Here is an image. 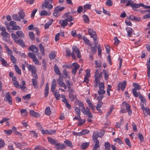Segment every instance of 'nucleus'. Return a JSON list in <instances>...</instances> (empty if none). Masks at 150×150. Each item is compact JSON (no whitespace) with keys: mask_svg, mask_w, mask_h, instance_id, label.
<instances>
[{"mask_svg":"<svg viewBox=\"0 0 150 150\" xmlns=\"http://www.w3.org/2000/svg\"><path fill=\"white\" fill-rule=\"evenodd\" d=\"M26 67L28 70L31 71L34 78H37V74H36V68L33 65L27 64Z\"/></svg>","mask_w":150,"mask_h":150,"instance_id":"obj_1","label":"nucleus"},{"mask_svg":"<svg viewBox=\"0 0 150 150\" xmlns=\"http://www.w3.org/2000/svg\"><path fill=\"white\" fill-rule=\"evenodd\" d=\"M88 32L90 35L91 37L93 38L94 40V44H98V42L97 40V36L95 31L93 29L90 28L88 29Z\"/></svg>","mask_w":150,"mask_h":150,"instance_id":"obj_2","label":"nucleus"},{"mask_svg":"<svg viewBox=\"0 0 150 150\" xmlns=\"http://www.w3.org/2000/svg\"><path fill=\"white\" fill-rule=\"evenodd\" d=\"M99 71L98 70H96L95 72V81L96 83H100V79L102 77L103 72H100L99 74Z\"/></svg>","mask_w":150,"mask_h":150,"instance_id":"obj_3","label":"nucleus"},{"mask_svg":"<svg viewBox=\"0 0 150 150\" xmlns=\"http://www.w3.org/2000/svg\"><path fill=\"white\" fill-rule=\"evenodd\" d=\"M99 88L98 92L99 95L105 94V91L104 90V83L103 82H102L99 84Z\"/></svg>","mask_w":150,"mask_h":150,"instance_id":"obj_4","label":"nucleus"},{"mask_svg":"<svg viewBox=\"0 0 150 150\" xmlns=\"http://www.w3.org/2000/svg\"><path fill=\"white\" fill-rule=\"evenodd\" d=\"M72 49L73 50L72 52H74L77 54V57L79 58H80L81 57V53L80 51L79 50L78 48L76 46H73Z\"/></svg>","mask_w":150,"mask_h":150,"instance_id":"obj_5","label":"nucleus"},{"mask_svg":"<svg viewBox=\"0 0 150 150\" xmlns=\"http://www.w3.org/2000/svg\"><path fill=\"white\" fill-rule=\"evenodd\" d=\"M63 78L61 77H59V79L57 80L59 86L60 87H62L64 88V89H66L67 87L65 84V83L63 82Z\"/></svg>","mask_w":150,"mask_h":150,"instance_id":"obj_6","label":"nucleus"},{"mask_svg":"<svg viewBox=\"0 0 150 150\" xmlns=\"http://www.w3.org/2000/svg\"><path fill=\"white\" fill-rule=\"evenodd\" d=\"M53 7V6L51 5H49V3L48 1L45 0L44 3L42 5V8L44 9L45 8H49L52 9Z\"/></svg>","mask_w":150,"mask_h":150,"instance_id":"obj_7","label":"nucleus"},{"mask_svg":"<svg viewBox=\"0 0 150 150\" xmlns=\"http://www.w3.org/2000/svg\"><path fill=\"white\" fill-rule=\"evenodd\" d=\"M73 65L74 67L72 71V73L74 74H75L76 73L77 70L79 68L80 66L76 62L74 63L73 64Z\"/></svg>","mask_w":150,"mask_h":150,"instance_id":"obj_8","label":"nucleus"},{"mask_svg":"<svg viewBox=\"0 0 150 150\" xmlns=\"http://www.w3.org/2000/svg\"><path fill=\"white\" fill-rule=\"evenodd\" d=\"M1 34L3 37V39L5 41L7 40V38H9L10 37V34L8 33L6 31L1 32Z\"/></svg>","mask_w":150,"mask_h":150,"instance_id":"obj_9","label":"nucleus"},{"mask_svg":"<svg viewBox=\"0 0 150 150\" xmlns=\"http://www.w3.org/2000/svg\"><path fill=\"white\" fill-rule=\"evenodd\" d=\"M5 98L6 99V100L8 102L10 105L12 104V98L11 97L9 92H7L6 94Z\"/></svg>","mask_w":150,"mask_h":150,"instance_id":"obj_10","label":"nucleus"},{"mask_svg":"<svg viewBox=\"0 0 150 150\" xmlns=\"http://www.w3.org/2000/svg\"><path fill=\"white\" fill-rule=\"evenodd\" d=\"M123 103L124 104H126V109L128 112L129 115H131L132 113V111L130 109V107L129 105L126 103V102H124Z\"/></svg>","mask_w":150,"mask_h":150,"instance_id":"obj_11","label":"nucleus"},{"mask_svg":"<svg viewBox=\"0 0 150 150\" xmlns=\"http://www.w3.org/2000/svg\"><path fill=\"white\" fill-rule=\"evenodd\" d=\"M55 148L57 149H63L65 148V145L63 144H60L57 142L56 144Z\"/></svg>","mask_w":150,"mask_h":150,"instance_id":"obj_12","label":"nucleus"},{"mask_svg":"<svg viewBox=\"0 0 150 150\" xmlns=\"http://www.w3.org/2000/svg\"><path fill=\"white\" fill-rule=\"evenodd\" d=\"M35 79H32V84L35 88H38V81L37 79H38V76L37 75V78H34Z\"/></svg>","mask_w":150,"mask_h":150,"instance_id":"obj_13","label":"nucleus"},{"mask_svg":"<svg viewBox=\"0 0 150 150\" xmlns=\"http://www.w3.org/2000/svg\"><path fill=\"white\" fill-rule=\"evenodd\" d=\"M98 137H101V136H100L98 132L97 131L94 132L93 136V140H97V138Z\"/></svg>","mask_w":150,"mask_h":150,"instance_id":"obj_14","label":"nucleus"},{"mask_svg":"<svg viewBox=\"0 0 150 150\" xmlns=\"http://www.w3.org/2000/svg\"><path fill=\"white\" fill-rule=\"evenodd\" d=\"M56 82L55 79H54L52 82L51 86V91L53 92L55 90L56 87Z\"/></svg>","mask_w":150,"mask_h":150,"instance_id":"obj_15","label":"nucleus"},{"mask_svg":"<svg viewBox=\"0 0 150 150\" xmlns=\"http://www.w3.org/2000/svg\"><path fill=\"white\" fill-rule=\"evenodd\" d=\"M95 145L93 147V150H97L98 148L99 147V142L98 140H93Z\"/></svg>","mask_w":150,"mask_h":150,"instance_id":"obj_16","label":"nucleus"},{"mask_svg":"<svg viewBox=\"0 0 150 150\" xmlns=\"http://www.w3.org/2000/svg\"><path fill=\"white\" fill-rule=\"evenodd\" d=\"M66 52L67 53V55L68 56L71 55L72 58L73 59H75L76 58V56L74 53V52H72L71 53V51L69 49H67L66 50Z\"/></svg>","mask_w":150,"mask_h":150,"instance_id":"obj_17","label":"nucleus"},{"mask_svg":"<svg viewBox=\"0 0 150 150\" xmlns=\"http://www.w3.org/2000/svg\"><path fill=\"white\" fill-rule=\"evenodd\" d=\"M29 114L30 116L35 117H38L40 116L38 113L34 112L33 110H30Z\"/></svg>","mask_w":150,"mask_h":150,"instance_id":"obj_18","label":"nucleus"},{"mask_svg":"<svg viewBox=\"0 0 150 150\" xmlns=\"http://www.w3.org/2000/svg\"><path fill=\"white\" fill-rule=\"evenodd\" d=\"M114 107L113 105H112L111 106L109 111L108 112L106 115V116L105 117L106 119H107V117L111 114L112 110L114 109Z\"/></svg>","mask_w":150,"mask_h":150,"instance_id":"obj_19","label":"nucleus"},{"mask_svg":"<svg viewBox=\"0 0 150 150\" xmlns=\"http://www.w3.org/2000/svg\"><path fill=\"white\" fill-rule=\"evenodd\" d=\"M29 49L30 51H32L36 53L38 51V47H35L34 45H32L29 47Z\"/></svg>","mask_w":150,"mask_h":150,"instance_id":"obj_20","label":"nucleus"},{"mask_svg":"<svg viewBox=\"0 0 150 150\" xmlns=\"http://www.w3.org/2000/svg\"><path fill=\"white\" fill-rule=\"evenodd\" d=\"M47 139L48 142L51 144L52 145H56L57 142V141L54 140L53 139L50 137H47Z\"/></svg>","mask_w":150,"mask_h":150,"instance_id":"obj_21","label":"nucleus"},{"mask_svg":"<svg viewBox=\"0 0 150 150\" xmlns=\"http://www.w3.org/2000/svg\"><path fill=\"white\" fill-rule=\"evenodd\" d=\"M66 19L64 20H62L59 21V23L61 25L62 27H65L68 24V23Z\"/></svg>","mask_w":150,"mask_h":150,"instance_id":"obj_22","label":"nucleus"},{"mask_svg":"<svg viewBox=\"0 0 150 150\" xmlns=\"http://www.w3.org/2000/svg\"><path fill=\"white\" fill-rule=\"evenodd\" d=\"M5 47L6 50V52L8 55H9L10 56H13V52L12 50H10L8 47L6 45H4Z\"/></svg>","mask_w":150,"mask_h":150,"instance_id":"obj_23","label":"nucleus"},{"mask_svg":"<svg viewBox=\"0 0 150 150\" xmlns=\"http://www.w3.org/2000/svg\"><path fill=\"white\" fill-rule=\"evenodd\" d=\"M0 60L1 62V64L3 66H6L8 65V64L6 61L0 56Z\"/></svg>","mask_w":150,"mask_h":150,"instance_id":"obj_24","label":"nucleus"},{"mask_svg":"<svg viewBox=\"0 0 150 150\" xmlns=\"http://www.w3.org/2000/svg\"><path fill=\"white\" fill-rule=\"evenodd\" d=\"M86 102L88 103L89 106L90 108L93 111H94L95 110V108L94 106L92 104L90 100H87Z\"/></svg>","mask_w":150,"mask_h":150,"instance_id":"obj_25","label":"nucleus"},{"mask_svg":"<svg viewBox=\"0 0 150 150\" xmlns=\"http://www.w3.org/2000/svg\"><path fill=\"white\" fill-rule=\"evenodd\" d=\"M16 34L18 37L23 38L25 37L24 34L21 31H17L16 32Z\"/></svg>","mask_w":150,"mask_h":150,"instance_id":"obj_26","label":"nucleus"},{"mask_svg":"<svg viewBox=\"0 0 150 150\" xmlns=\"http://www.w3.org/2000/svg\"><path fill=\"white\" fill-rule=\"evenodd\" d=\"M13 19L15 21H20L21 20V18L16 14H14L12 16Z\"/></svg>","mask_w":150,"mask_h":150,"instance_id":"obj_27","label":"nucleus"},{"mask_svg":"<svg viewBox=\"0 0 150 150\" xmlns=\"http://www.w3.org/2000/svg\"><path fill=\"white\" fill-rule=\"evenodd\" d=\"M83 39L86 44L89 46L91 45V43L89 40L87 39V38L85 36H83Z\"/></svg>","mask_w":150,"mask_h":150,"instance_id":"obj_28","label":"nucleus"},{"mask_svg":"<svg viewBox=\"0 0 150 150\" xmlns=\"http://www.w3.org/2000/svg\"><path fill=\"white\" fill-rule=\"evenodd\" d=\"M53 94L56 99L57 100H59L60 97V95L59 94V92L57 91V90H56L54 92Z\"/></svg>","mask_w":150,"mask_h":150,"instance_id":"obj_29","label":"nucleus"},{"mask_svg":"<svg viewBox=\"0 0 150 150\" xmlns=\"http://www.w3.org/2000/svg\"><path fill=\"white\" fill-rule=\"evenodd\" d=\"M15 42L16 43H18L22 47H24L25 46V43L22 39H19L18 40H17Z\"/></svg>","mask_w":150,"mask_h":150,"instance_id":"obj_30","label":"nucleus"},{"mask_svg":"<svg viewBox=\"0 0 150 150\" xmlns=\"http://www.w3.org/2000/svg\"><path fill=\"white\" fill-rule=\"evenodd\" d=\"M52 22L53 20H51L48 21L47 23L45 24L44 27L45 28V29H47L52 24Z\"/></svg>","mask_w":150,"mask_h":150,"instance_id":"obj_31","label":"nucleus"},{"mask_svg":"<svg viewBox=\"0 0 150 150\" xmlns=\"http://www.w3.org/2000/svg\"><path fill=\"white\" fill-rule=\"evenodd\" d=\"M132 91L133 95L135 97H137L138 96L139 97V94H141L140 93H137V90L135 89H132Z\"/></svg>","mask_w":150,"mask_h":150,"instance_id":"obj_32","label":"nucleus"},{"mask_svg":"<svg viewBox=\"0 0 150 150\" xmlns=\"http://www.w3.org/2000/svg\"><path fill=\"white\" fill-rule=\"evenodd\" d=\"M83 19L85 23H89L90 22L89 18L88 16L85 15H83Z\"/></svg>","mask_w":150,"mask_h":150,"instance_id":"obj_33","label":"nucleus"},{"mask_svg":"<svg viewBox=\"0 0 150 150\" xmlns=\"http://www.w3.org/2000/svg\"><path fill=\"white\" fill-rule=\"evenodd\" d=\"M21 113L23 116H25L27 115L28 112L26 109H23L21 110Z\"/></svg>","mask_w":150,"mask_h":150,"instance_id":"obj_34","label":"nucleus"},{"mask_svg":"<svg viewBox=\"0 0 150 150\" xmlns=\"http://www.w3.org/2000/svg\"><path fill=\"white\" fill-rule=\"evenodd\" d=\"M18 14L20 16V18L21 19H23L25 16V13L23 11H20L18 12Z\"/></svg>","mask_w":150,"mask_h":150,"instance_id":"obj_35","label":"nucleus"},{"mask_svg":"<svg viewBox=\"0 0 150 150\" xmlns=\"http://www.w3.org/2000/svg\"><path fill=\"white\" fill-rule=\"evenodd\" d=\"M126 30L128 33V36L129 37H130L132 33V29L129 27H128L126 28Z\"/></svg>","mask_w":150,"mask_h":150,"instance_id":"obj_36","label":"nucleus"},{"mask_svg":"<svg viewBox=\"0 0 150 150\" xmlns=\"http://www.w3.org/2000/svg\"><path fill=\"white\" fill-rule=\"evenodd\" d=\"M97 45V44H95V45L94 47H93L91 45L90 46L91 47V50L93 53H95L96 52V49L97 47V46L96 45Z\"/></svg>","mask_w":150,"mask_h":150,"instance_id":"obj_37","label":"nucleus"},{"mask_svg":"<svg viewBox=\"0 0 150 150\" xmlns=\"http://www.w3.org/2000/svg\"><path fill=\"white\" fill-rule=\"evenodd\" d=\"M54 71L57 74L59 75H61L59 69L56 64L54 66Z\"/></svg>","mask_w":150,"mask_h":150,"instance_id":"obj_38","label":"nucleus"},{"mask_svg":"<svg viewBox=\"0 0 150 150\" xmlns=\"http://www.w3.org/2000/svg\"><path fill=\"white\" fill-rule=\"evenodd\" d=\"M64 143H65L67 146L70 147H72L73 146L71 142L70 141L66 140L64 142Z\"/></svg>","mask_w":150,"mask_h":150,"instance_id":"obj_39","label":"nucleus"},{"mask_svg":"<svg viewBox=\"0 0 150 150\" xmlns=\"http://www.w3.org/2000/svg\"><path fill=\"white\" fill-rule=\"evenodd\" d=\"M55 53V52L54 51H53L50 52L49 55V57L51 59H54L55 57L56 54Z\"/></svg>","mask_w":150,"mask_h":150,"instance_id":"obj_40","label":"nucleus"},{"mask_svg":"<svg viewBox=\"0 0 150 150\" xmlns=\"http://www.w3.org/2000/svg\"><path fill=\"white\" fill-rule=\"evenodd\" d=\"M133 86L134 87V88L133 89H135L136 90H139L141 88V87L137 83H133Z\"/></svg>","mask_w":150,"mask_h":150,"instance_id":"obj_41","label":"nucleus"},{"mask_svg":"<svg viewBox=\"0 0 150 150\" xmlns=\"http://www.w3.org/2000/svg\"><path fill=\"white\" fill-rule=\"evenodd\" d=\"M45 113L46 115H50L51 112L50 107H48L46 108L45 110Z\"/></svg>","mask_w":150,"mask_h":150,"instance_id":"obj_42","label":"nucleus"},{"mask_svg":"<svg viewBox=\"0 0 150 150\" xmlns=\"http://www.w3.org/2000/svg\"><path fill=\"white\" fill-rule=\"evenodd\" d=\"M126 83V82L125 81H124L121 83H120L121 89L122 91H124L125 88Z\"/></svg>","mask_w":150,"mask_h":150,"instance_id":"obj_43","label":"nucleus"},{"mask_svg":"<svg viewBox=\"0 0 150 150\" xmlns=\"http://www.w3.org/2000/svg\"><path fill=\"white\" fill-rule=\"evenodd\" d=\"M14 68L16 72L18 74H21V70L19 67L16 65H14Z\"/></svg>","mask_w":150,"mask_h":150,"instance_id":"obj_44","label":"nucleus"},{"mask_svg":"<svg viewBox=\"0 0 150 150\" xmlns=\"http://www.w3.org/2000/svg\"><path fill=\"white\" fill-rule=\"evenodd\" d=\"M89 145V143L88 142H85L83 143L81 145V148L83 149L86 148Z\"/></svg>","mask_w":150,"mask_h":150,"instance_id":"obj_45","label":"nucleus"},{"mask_svg":"<svg viewBox=\"0 0 150 150\" xmlns=\"http://www.w3.org/2000/svg\"><path fill=\"white\" fill-rule=\"evenodd\" d=\"M91 5L90 4H86V5L83 6L84 10L85 11H86L87 10L91 8Z\"/></svg>","mask_w":150,"mask_h":150,"instance_id":"obj_46","label":"nucleus"},{"mask_svg":"<svg viewBox=\"0 0 150 150\" xmlns=\"http://www.w3.org/2000/svg\"><path fill=\"white\" fill-rule=\"evenodd\" d=\"M28 57L32 59L36 57L35 54L33 52H29L28 54Z\"/></svg>","mask_w":150,"mask_h":150,"instance_id":"obj_47","label":"nucleus"},{"mask_svg":"<svg viewBox=\"0 0 150 150\" xmlns=\"http://www.w3.org/2000/svg\"><path fill=\"white\" fill-rule=\"evenodd\" d=\"M86 115L90 118H92L93 117V115L91 113L90 110L88 108L87 110Z\"/></svg>","mask_w":150,"mask_h":150,"instance_id":"obj_48","label":"nucleus"},{"mask_svg":"<svg viewBox=\"0 0 150 150\" xmlns=\"http://www.w3.org/2000/svg\"><path fill=\"white\" fill-rule=\"evenodd\" d=\"M29 35L30 38L32 40H33L35 39V35L33 32H30L29 33Z\"/></svg>","mask_w":150,"mask_h":150,"instance_id":"obj_49","label":"nucleus"},{"mask_svg":"<svg viewBox=\"0 0 150 150\" xmlns=\"http://www.w3.org/2000/svg\"><path fill=\"white\" fill-rule=\"evenodd\" d=\"M30 133L31 135L35 138H36L38 136V134L34 131H30Z\"/></svg>","mask_w":150,"mask_h":150,"instance_id":"obj_50","label":"nucleus"},{"mask_svg":"<svg viewBox=\"0 0 150 150\" xmlns=\"http://www.w3.org/2000/svg\"><path fill=\"white\" fill-rule=\"evenodd\" d=\"M103 72L104 73L105 79V80H107L108 78L109 73L108 71H106L105 70H103Z\"/></svg>","mask_w":150,"mask_h":150,"instance_id":"obj_51","label":"nucleus"},{"mask_svg":"<svg viewBox=\"0 0 150 150\" xmlns=\"http://www.w3.org/2000/svg\"><path fill=\"white\" fill-rule=\"evenodd\" d=\"M111 87L112 86L111 85L109 84L108 85L107 90V92L108 96L110 95V91L111 90Z\"/></svg>","mask_w":150,"mask_h":150,"instance_id":"obj_52","label":"nucleus"},{"mask_svg":"<svg viewBox=\"0 0 150 150\" xmlns=\"http://www.w3.org/2000/svg\"><path fill=\"white\" fill-rule=\"evenodd\" d=\"M112 4V2L111 0H107L106 1L105 4L108 6H110Z\"/></svg>","mask_w":150,"mask_h":150,"instance_id":"obj_53","label":"nucleus"},{"mask_svg":"<svg viewBox=\"0 0 150 150\" xmlns=\"http://www.w3.org/2000/svg\"><path fill=\"white\" fill-rule=\"evenodd\" d=\"M139 98L143 103H146V99L142 94H139Z\"/></svg>","mask_w":150,"mask_h":150,"instance_id":"obj_54","label":"nucleus"},{"mask_svg":"<svg viewBox=\"0 0 150 150\" xmlns=\"http://www.w3.org/2000/svg\"><path fill=\"white\" fill-rule=\"evenodd\" d=\"M95 63L96 67H100L101 66L102 63L100 60L95 61Z\"/></svg>","mask_w":150,"mask_h":150,"instance_id":"obj_55","label":"nucleus"},{"mask_svg":"<svg viewBox=\"0 0 150 150\" xmlns=\"http://www.w3.org/2000/svg\"><path fill=\"white\" fill-rule=\"evenodd\" d=\"M75 111H76L77 115L79 116V117H80V115L81 114L80 110V109L77 107H75V108L74 109Z\"/></svg>","mask_w":150,"mask_h":150,"instance_id":"obj_56","label":"nucleus"},{"mask_svg":"<svg viewBox=\"0 0 150 150\" xmlns=\"http://www.w3.org/2000/svg\"><path fill=\"white\" fill-rule=\"evenodd\" d=\"M57 9H58V8H55V9L54 10V12L53 14V15L55 17L57 16L59 14V13L57 11Z\"/></svg>","mask_w":150,"mask_h":150,"instance_id":"obj_57","label":"nucleus"},{"mask_svg":"<svg viewBox=\"0 0 150 150\" xmlns=\"http://www.w3.org/2000/svg\"><path fill=\"white\" fill-rule=\"evenodd\" d=\"M39 48L40 51L42 54H44V47L41 44H40L39 45Z\"/></svg>","mask_w":150,"mask_h":150,"instance_id":"obj_58","label":"nucleus"},{"mask_svg":"<svg viewBox=\"0 0 150 150\" xmlns=\"http://www.w3.org/2000/svg\"><path fill=\"white\" fill-rule=\"evenodd\" d=\"M74 20V18L71 16H67L66 19V21L69 22L73 21Z\"/></svg>","mask_w":150,"mask_h":150,"instance_id":"obj_59","label":"nucleus"},{"mask_svg":"<svg viewBox=\"0 0 150 150\" xmlns=\"http://www.w3.org/2000/svg\"><path fill=\"white\" fill-rule=\"evenodd\" d=\"M33 61L36 64L38 65H40L41 64V63L39 62V61L36 57L34 58V59H33Z\"/></svg>","mask_w":150,"mask_h":150,"instance_id":"obj_60","label":"nucleus"},{"mask_svg":"<svg viewBox=\"0 0 150 150\" xmlns=\"http://www.w3.org/2000/svg\"><path fill=\"white\" fill-rule=\"evenodd\" d=\"M138 137L139 139L140 142H143L144 141V138L143 135L140 133H139Z\"/></svg>","mask_w":150,"mask_h":150,"instance_id":"obj_61","label":"nucleus"},{"mask_svg":"<svg viewBox=\"0 0 150 150\" xmlns=\"http://www.w3.org/2000/svg\"><path fill=\"white\" fill-rule=\"evenodd\" d=\"M125 142L126 144L130 147L131 148V146L130 142V141L128 138H126L125 140Z\"/></svg>","mask_w":150,"mask_h":150,"instance_id":"obj_62","label":"nucleus"},{"mask_svg":"<svg viewBox=\"0 0 150 150\" xmlns=\"http://www.w3.org/2000/svg\"><path fill=\"white\" fill-rule=\"evenodd\" d=\"M86 122L85 120H82L80 118V119L79 120V121L78 122V125L79 126L81 125L82 124Z\"/></svg>","mask_w":150,"mask_h":150,"instance_id":"obj_63","label":"nucleus"},{"mask_svg":"<svg viewBox=\"0 0 150 150\" xmlns=\"http://www.w3.org/2000/svg\"><path fill=\"white\" fill-rule=\"evenodd\" d=\"M103 103L102 102H99L98 103L97 106H96V109L98 110H100V108L103 105Z\"/></svg>","mask_w":150,"mask_h":150,"instance_id":"obj_64","label":"nucleus"}]
</instances>
